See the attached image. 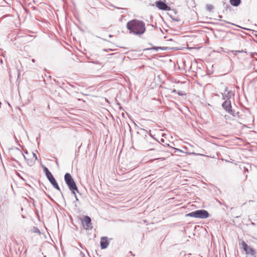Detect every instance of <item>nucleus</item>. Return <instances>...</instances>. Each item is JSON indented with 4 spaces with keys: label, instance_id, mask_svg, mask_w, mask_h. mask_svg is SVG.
<instances>
[{
    "label": "nucleus",
    "instance_id": "1",
    "mask_svg": "<svg viewBox=\"0 0 257 257\" xmlns=\"http://www.w3.org/2000/svg\"><path fill=\"white\" fill-rule=\"evenodd\" d=\"M126 28L130 33L138 36H141L146 31L145 23L137 19L128 21L126 24Z\"/></svg>",
    "mask_w": 257,
    "mask_h": 257
},
{
    "label": "nucleus",
    "instance_id": "2",
    "mask_svg": "<svg viewBox=\"0 0 257 257\" xmlns=\"http://www.w3.org/2000/svg\"><path fill=\"white\" fill-rule=\"evenodd\" d=\"M140 131L145 133V137L142 140V142L139 145V147L142 149H145L150 151L155 150L156 149L155 148L156 143H157V140L154 139L151 135L150 136H148L146 134L148 133V132L143 128H141Z\"/></svg>",
    "mask_w": 257,
    "mask_h": 257
},
{
    "label": "nucleus",
    "instance_id": "3",
    "mask_svg": "<svg viewBox=\"0 0 257 257\" xmlns=\"http://www.w3.org/2000/svg\"><path fill=\"white\" fill-rule=\"evenodd\" d=\"M64 180L69 189L72 191L73 194H75V191L78 192L77 185L70 173H66L65 174Z\"/></svg>",
    "mask_w": 257,
    "mask_h": 257
},
{
    "label": "nucleus",
    "instance_id": "4",
    "mask_svg": "<svg viewBox=\"0 0 257 257\" xmlns=\"http://www.w3.org/2000/svg\"><path fill=\"white\" fill-rule=\"evenodd\" d=\"M186 216L197 218L206 219L209 217L210 214L206 210L200 209L190 212L187 214Z\"/></svg>",
    "mask_w": 257,
    "mask_h": 257
},
{
    "label": "nucleus",
    "instance_id": "5",
    "mask_svg": "<svg viewBox=\"0 0 257 257\" xmlns=\"http://www.w3.org/2000/svg\"><path fill=\"white\" fill-rule=\"evenodd\" d=\"M223 108L228 113L233 116H235V111L232 109L231 102L230 100H225L222 104Z\"/></svg>",
    "mask_w": 257,
    "mask_h": 257
},
{
    "label": "nucleus",
    "instance_id": "6",
    "mask_svg": "<svg viewBox=\"0 0 257 257\" xmlns=\"http://www.w3.org/2000/svg\"><path fill=\"white\" fill-rule=\"evenodd\" d=\"M82 223L86 230H91L93 228L91 218L88 216H84L82 220Z\"/></svg>",
    "mask_w": 257,
    "mask_h": 257
},
{
    "label": "nucleus",
    "instance_id": "7",
    "mask_svg": "<svg viewBox=\"0 0 257 257\" xmlns=\"http://www.w3.org/2000/svg\"><path fill=\"white\" fill-rule=\"evenodd\" d=\"M242 248L244 251H245L246 253L251 255H254L256 253V251L254 249L248 246V245L244 241L241 242Z\"/></svg>",
    "mask_w": 257,
    "mask_h": 257
},
{
    "label": "nucleus",
    "instance_id": "8",
    "mask_svg": "<svg viewBox=\"0 0 257 257\" xmlns=\"http://www.w3.org/2000/svg\"><path fill=\"white\" fill-rule=\"evenodd\" d=\"M50 183L51 184V185L53 186L54 188H55L56 189L58 190L59 191H61L60 188L55 179L54 176L51 174V175H49V176H48L47 177Z\"/></svg>",
    "mask_w": 257,
    "mask_h": 257
},
{
    "label": "nucleus",
    "instance_id": "9",
    "mask_svg": "<svg viewBox=\"0 0 257 257\" xmlns=\"http://www.w3.org/2000/svg\"><path fill=\"white\" fill-rule=\"evenodd\" d=\"M156 7L160 10L164 11L170 10V7L164 2L162 1H158L156 2Z\"/></svg>",
    "mask_w": 257,
    "mask_h": 257
},
{
    "label": "nucleus",
    "instance_id": "10",
    "mask_svg": "<svg viewBox=\"0 0 257 257\" xmlns=\"http://www.w3.org/2000/svg\"><path fill=\"white\" fill-rule=\"evenodd\" d=\"M166 146L164 145H162L160 143V142L157 141V143H156L155 148L156 149L155 150H157L159 152H168L167 150H166Z\"/></svg>",
    "mask_w": 257,
    "mask_h": 257
},
{
    "label": "nucleus",
    "instance_id": "11",
    "mask_svg": "<svg viewBox=\"0 0 257 257\" xmlns=\"http://www.w3.org/2000/svg\"><path fill=\"white\" fill-rule=\"evenodd\" d=\"M14 155L17 157L18 159L24 158L25 160H27L26 157L24 155L23 152L19 148H16L14 152Z\"/></svg>",
    "mask_w": 257,
    "mask_h": 257
},
{
    "label": "nucleus",
    "instance_id": "12",
    "mask_svg": "<svg viewBox=\"0 0 257 257\" xmlns=\"http://www.w3.org/2000/svg\"><path fill=\"white\" fill-rule=\"evenodd\" d=\"M100 243L101 249H105L107 248L109 244V242L107 240V237L105 236L102 237L101 238Z\"/></svg>",
    "mask_w": 257,
    "mask_h": 257
},
{
    "label": "nucleus",
    "instance_id": "13",
    "mask_svg": "<svg viewBox=\"0 0 257 257\" xmlns=\"http://www.w3.org/2000/svg\"><path fill=\"white\" fill-rule=\"evenodd\" d=\"M230 4L234 7L238 6L241 3V0H229Z\"/></svg>",
    "mask_w": 257,
    "mask_h": 257
},
{
    "label": "nucleus",
    "instance_id": "14",
    "mask_svg": "<svg viewBox=\"0 0 257 257\" xmlns=\"http://www.w3.org/2000/svg\"><path fill=\"white\" fill-rule=\"evenodd\" d=\"M166 49H167V48H165V47L154 46L152 48L147 49L146 50H155L156 51H158V50H166Z\"/></svg>",
    "mask_w": 257,
    "mask_h": 257
},
{
    "label": "nucleus",
    "instance_id": "15",
    "mask_svg": "<svg viewBox=\"0 0 257 257\" xmlns=\"http://www.w3.org/2000/svg\"><path fill=\"white\" fill-rule=\"evenodd\" d=\"M43 170L45 172V175L47 177H48V176H49V175H51V174H52L49 171V169L46 167L43 166Z\"/></svg>",
    "mask_w": 257,
    "mask_h": 257
},
{
    "label": "nucleus",
    "instance_id": "16",
    "mask_svg": "<svg viewBox=\"0 0 257 257\" xmlns=\"http://www.w3.org/2000/svg\"><path fill=\"white\" fill-rule=\"evenodd\" d=\"M233 95V93L231 91H229L227 92V94H226V100H230L231 96Z\"/></svg>",
    "mask_w": 257,
    "mask_h": 257
},
{
    "label": "nucleus",
    "instance_id": "17",
    "mask_svg": "<svg viewBox=\"0 0 257 257\" xmlns=\"http://www.w3.org/2000/svg\"><path fill=\"white\" fill-rule=\"evenodd\" d=\"M224 8L225 9V11H231V7L228 4L224 3L223 4Z\"/></svg>",
    "mask_w": 257,
    "mask_h": 257
},
{
    "label": "nucleus",
    "instance_id": "18",
    "mask_svg": "<svg viewBox=\"0 0 257 257\" xmlns=\"http://www.w3.org/2000/svg\"><path fill=\"white\" fill-rule=\"evenodd\" d=\"M32 231H33V232H34V233H38L39 234L41 233L40 230L36 227H33V228L32 229Z\"/></svg>",
    "mask_w": 257,
    "mask_h": 257
},
{
    "label": "nucleus",
    "instance_id": "19",
    "mask_svg": "<svg viewBox=\"0 0 257 257\" xmlns=\"http://www.w3.org/2000/svg\"><path fill=\"white\" fill-rule=\"evenodd\" d=\"M218 20H219V21H222L224 23H227V24H230L233 25V24H232V23H230V22H229L228 21L222 20L221 18H222V16H221V15H218Z\"/></svg>",
    "mask_w": 257,
    "mask_h": 257
},
{
    "label": "nucleus",
    "instance_id": "20",
    "mask_svg": "<svg viewBox=\"0 0 257 257\" xmlns=\"http://www.w3.org/2000/svg\"><path fill=\"white\" fill-rule=\"evenodd\" d=\"M206 10L208 11H211L213 9V7L211 5H207L206 6Z\"/></svg>",
    "mask_w": 257,
    "mask_h": 257
},
{
    "label": "nucleus",
    "instance_id": "21",
    "mask_svg": "<svg viewBox=\"0 0 257 257\" xmlns=\"http://www.w3.org/2000/svg\"><path fill=\"white\" fill-rule=\"evenodd\" d=\"M81 145H82V144H80V145H79V147H78V148L77 150V151H76V152H75V156H76V157H77V156L79 155V150H80V147H81Z\"/></svg>",
    "mask_w": 257,
    "mask_h": 257
},
{
    "label": "nucleus",
    "instance_id": "22",
    "mask_svg": "<svg viewBox=\"0 0 257 257\" xmlns=\"http://www.w3.org/2000/svg\"><path fill=\"white\" fill-rule=\"evenodd\" d=\"M234 54L236 55V53H246V51H245V50H237V51H234Z\"/></svg>",
    "mask_w": 257,
    "mask_h": 257
},
{
    "label": "nucleus",
    "instance_id": "23",
    "mask_svg": "<svg viewBox=\"0 0 257 257\" xmlns=\"http://www.w3.org/2000/svg\"><path fill=\"white\" fill-rule=\"evenodd\" d=\"M222 99H223L224 101H225V100H226L225 92H224V93H222Z\"/></svg>",
    "mask_w": 257,
    "mask_h": 257
},
{
    "label": "nucleus",
    "instance_id": "24",
    "mask_svg": "<svg viewBox=\"0 0 257 257\" xmlns=\"http://www.w3.org/2000/svg\"><path fill=\"white\" fill-rule=\"evenodd\" d=\"M40 137H41V135H40V133H39L38 134V136L36 138V141L38 144L39 143V139L40 138Z\"/></svg>",
    "mask_w": 257,
    "mask_h": 257
},
{
    "label": "nucleus",
    "instance_id": "25",
    "mask_svg": "<svg viewBox=\"0 0 257 257\" xmlns=\"http://www.w3.org/2000/svg\"><path fill=\"white\" fill-rule=\"evenodd\" d=\"M173 149L175 150L174 153H176L177 152H181L182 151H181L179 149H175L174 148H172Z\"/></svg>",
    "mask_w": 257,
    "mask_h": 257
},
{
    "label": "nucleus",
    "instance_id": "26",
    "mask_svg": "<svg viewBox=\"0 0 257 257\" xmlns=\"http://www.w3.org/2000/svg\"><path fill=\"white\" fill-rule=\"evenodd\" d=\"M33 155L34 157L35 158L36 160H38V158L36 156V154L35 153H33Z\"/></svg>",
    "mask_w": 257,
    "mask_h": 257
},
{
    "label": "nucleus",
    "instance_id": "27",
    "mask_svg": "<svg viewBox=\"0 0 257 257\" xmlns=\"http://www.w3.org/2000/svg\"><path fill=\"white\" fill-rule=\"evenodd\" d=\"M254 55H256L257 56V53L256 52H254L253 53H251V57H253L254 56Z\"/></svg>",
    "mask_w": 257,
    "mask_h": 257
},
{
    "label": "nucleus",
    "instance_id": "28",
    "mask_svg": "<svg viewBox=\"0 0 257 257\" xmlns=\"http://www.w3.org/2000/svg\"><path fill=\"white\" fill-rule=\"evenodd\" d=\"M74 194V196H75V198H76V200L77 201H78L79 200H78V198H77V195H76V193L75 192V194Z\"/></svg>",
    "mask_w": 257,
    "mask_h": 257
},
{
    "label": "nucleus",
    "instance_id": "29",
    "mask_svg": "<svg viewBox=\"0 0 257 257\" xmlns=\"http://www.w3.org/2000/svg\"><path fill=\"white\" fill-rule=\"evenodd\" d=\"M18 176L21 178L22 180H23V181H25V179H24L22 177H21L20 174H19Z\"/></svg>",
    "mask_w": 257,
    "mask_h": 257
},
{
    "label": "nucleus",
    "instance_id": "30",
    "mask_svg": "<svg viewBox=\"0 0 257 257\" xmlns=\"http://www.w3.org/2000/svg\"><path fill=\"white\" fill-rule=\"evenodd\" d=\"M178 94L179 95H180V96L183 95V94H182L181 92H178Z\"/></svg>",
    "mask_w": 257,
    "mask_h": 257
},
{
    "label": "nucleus",
    "instance_id": "31",
    "mask_svg": "<svg viewBox=\"0 0 257 257\" xmlns=\"http://www.w3.org/2000/svg\"><path fill=\"white\" fill-rule=\"evenodd\" d=\"M173 19V20L175 21H179L178 19Z\"/></svg>",
    "mask_w": 257,
    "mask_h": 257
},
{
    "label": "nucleus",
    "instance_id": "32",
    "mask_svg": "<svg viewBox=\"0 0 257 257\" xmlns=\"http://www.w3.org/2000/svg\"><path fill=\"white\" fill-rule=\"evenodd\" d=\"M32 37H33L32 36H27L28 38H30V39L32 38Z\"/></svg>",
    "mask_w": 257,
    "mask_h": 257
},
{
    "label": "nucleus",
    "instance_id": "33",
    "mask_svg": "<svg viewBox=\"0 0 257 257\" xmlns=\"http://www.w3.org/2000/svg\"><path fill=\"white\" fill-rule=\"evenodd\" d=\"M227 91V87H226V88L225 89V92H226Z\"/></svg>",
    "mask_w": 257,
    "mask_h": 257
},
{
    "label": "nucleus",
    "instance_id": "34",
    "mask_svg": "<svg viewBox=\"0 0 257 257\" xmlns=\"http://www.w3.org/2000/svg\"><path fill=\"white\" fill-rule=\"evenodd\" d=\"M161 141L162 142H164V140L163 139H162L161 140Z\"/></svg>",
    "mask_w": 257,
    "mask_h": 257
},
{
    "label": "nucleus",
    "instance_id": "35",
    "mask_svg": "<svg viewBox=\"0 0 257 257\" xmlns=\"http://www.w3.org/2000/svg\"><path fill=\"white\" fill-rule=\"evenodd\" d=\"M161 159V158H158L155 159V160H158V159Z\"/></svg>",
    "mask_w": 257,
    "mask_h": 257
},
{
    "label": "nucleus",
    "instance_id": "36",
    "mask_svg": "<svg viewBox=\"0 0 257 257\" xmlns=\"http://www.w3.org/2000/svg\"><path fill=\"white\" fill-rule=\"evenodd\" d=\"M13 160H14V161H16V162H18V161H17L15 159L13 158Z\"/></svg>",
    "mask_w": 257,
    "mask_h": 257
},
{
    "label": "nucleus",
    "instance_id": "37",
    "mask_svg": "<svg viewBox=\"0 0 257 257\" xmlns=\"http://www.w3.org/2000/svg\"><path fill=\"white\" fill-rule=\"evenodd\" d=\"M220 25L221 26H224V24H220Z\"/></svg>",
    "mask_w": 257,
    "mask_h": 257
},
{
    "label": "nucleus",
    "instance_id": "38",
    "mask_svg": "<svg viewBox=\"0 0 257 257\" xmlns=\"http://www.w3.org/2000/svg\"><path fill=\"white\" fill-rule=\"evenodd\" d=\"M56 164L57 165H58V161H56Z\"/></svg>",
    "mask_w": 257,
    "mask_h": 257
},
{
    "label": "nucleus",
    "instance_id": "39",
    "mask_svg": "<svg viewBox=\"0 0 257 257\" xmlns=\"http://www.w3.org/2000/svg\"><path fill=\"white\" fill-rule=\"evenodd\" d=\"M112 37V36L111 35H109V37L111 38V37Z\"/></svg>",
    "mask_w": 257,
    "mask_h": 257
},
{
    "label": "nucleus",
    "instance_id": "40",
    "mask_svg": "<svg viewBox=\"0 0 257 257\" xmlns=\"http://www.w3.org/2000/svg\"><path fill=\"white\" fill-rule=\"evenodd\" d=\"M0 62H1V63H3V60H2V59H1V60H0Z\"/></svg>",
    "mask_w": 257,
    "mask_h": 257
},
{
    "label": "nucleus",
    "instance_id": "41",
    "mask_svg": "<svg viewBox=\"0 0 257 257\" xmlns=\"http://www.w3.org/2000/svg\"><path fill=\"white\" fill-rule=\"evenodd\" d=\"M245 171H246V172H247V171H248L247 169H245Z\"/></svg>",
    "mask_w": 257,
    "mask_h": 257
},
{
    "label": "nucleus",
    "instance_id": "42",
    "mask_svg": "<svg viewBox=\"0 0 257 257\" xmlns=\"http://www.w3.org/2000/svg\"><path fill=\"white\" fill-rule=\"evenodd\" d=\"M167 147H170V146H169V145H168V144H167Z\"/></svg>",
    "mask_w": 257,
    "mask_h": 257
}]
</instances>
